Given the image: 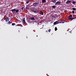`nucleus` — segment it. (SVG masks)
<instances>
[{"label":"nucleus","mask_w":76,"mask_h":76,"mask_svg":"<svg viewBox=\"0 0 76 76\" xmlns=\"http://www.w3.org/2000/svg\"><path fill=\"white\" fill-rule=\"evenodd\" d=\"M30 10H31V11H32L33 12H34V13H39V12H38V10L36 9L35 8H30Z\"/></svg>","instance_id":"1"},{"label":"nucleus","mask_w":76,"mask_h":76,"mask_svg":"<svg viewBox=\"0 0 76 76\" xmlns=\"http://www.w3.org/2000/svg\"><path fill=\"white\" fill-rule=\"evenodd\" d=\"M11 11L13 13H18L19 10V9L16 10V9H13Z\"/></svg>","instance_id":"2"},{"label":"nucleus","mask_w":76,"mask_h":76,"mask_svg":"<svg viewBox=\"0 0 76 76\" xmlns=\"http://www.w3.org/2000/svg\"><path fill=\"white\" fill-rule=\"evenodd\" d=\"M70 3H72V1H71L67 0L66 2V4H70Z\"/></svg>","instance_id":"3"},{"label":"nucleus","mask_w":76,"mask_h":76,"mask_svg":"<svg viewBox=\"0 0 76 76\" xmlns=\"http://www.w3.org/2000/svg\"><path fill=\"white\" fill-rule=\"evenodd\" d=\"M61 2L60 1H58L55 3V4L56 6H57V5H60L61 4Z\"/></svg>","instance_id":"4"},{"label":"nucleus","mask_w":76,"mask_h":76,"mask_svg":"<svg viewBox=\"0 0 76 76\" xmlns=\"http://www.w3.org/2000/svg\"><path fill=\"white\" fill-rule=\"evenodd\" d=\"M59 23V20H58V21L55 22L53 23V25H57V24H58V23Z\"/></svg>","instance_id":"5"},{"label":"nucleus","mask_w":76,"mask_h":76,"mask_svg":"<svg viewBox=\"0 0 76 76\" xmlns=\"http://www.w3.org/2000/svg\"><path fill=\"white\" fill-rule=\"evenodd\" d=\"M38 5V4L37 2H35L33 3V6H37Z\"/></svg>","instance_id":"6"},{"label":"nucleus","mask_w":76,"mask_h":76,"mask_svg":"<svg viewBox=\"0 0 76 76\" xmlns=\"http://www.w3.org/2000/svg\"><path fill=\"white\" fill-rule=\"evenodd\" d=\"M72 15H69V17H68V19H69V20H71V19H72Z\"/></svg>","instance_id":"7"},{"label":"nucleus","mask_w":76,"mask_h":76,"mask_svg":"<svg viewBox=\"0 0 76 76\" xmlns=\"http://www.w3.org/2000/svg\"><path fill=\"white\" fill-rule=\"evenodd\" d=\"M5 21L6 22H9V18L8 17H6L5 18Z\"/></svg>","instance_id":"8"},{"label":"nucleus","mask_w":76,"mask_h":76,"mask_svg":"<svg viewBox=\"0 0 76 76\" xmlns=\"http://www.w3.org/2000/svg\"><path fill=\"white\" fill-rule=\"evenodd\" d=\"M39 14L40 15H44V13H43V12H42V11H41L40 12Z\"/></svg>","instance_id":"9"},{"label":"nucleus","mask_w":76,"mask_h":76,"mask_svg":"<svg viewBox=\"0 0 76 76\" xmlns=\"http://www.w3.org/2000/svg\"><path fill=\"white\" fill-rule=\"evenodd\" d=\"M51 2L54 3H56V0H52Z\"/></svg>","instance_id":"10"},{"label":"nucleus","mask_w":76,"mask_h":76,"mask_svg":"<svg viewBox=\"0 0 76 76\" xmlns=\"http://www.w3.org/2000/svg\"><path fill=\"white\" fill-rule=\"evenodd\" d=\"M46 2V0H42V3H45Z\"/></svg>","instance_id":"11"},{"label":"nucleus","mask_w":76,"mask_h":76,"mask_svg":"<svg viewBox=\"0 0 76 76\" xmlns=\"http://www.w3.org/2000/svg\"><path fill=\"white\" fill-rule=\"evenodd\" d=\"M26 9H27V10H29V5H27L26 7Z\"/></svg>","instance_id":"12"},{"label":"nucleus","mask_w":76,"mask_h":76,"mask_svg":"<svg viewBox=\"0 0 76 76\" xmlns=\"http://www.w3.org/2000/svg\"><path fill=\"white\" fill-rule=\"evenodd\" d=\"M27 22H28V23H31L32 22L31 21L30 19H29L28 20H27Z\"/></svg>","instance_id":"13"},{"label":"nucleus","mask_w":76,"mask_h":76,"mask_svg":"<svg viewBox=\"0 0 76 76\" xmlns=\"http://www.w3.org/2000/svg\"><path fill=\"white\" fill-rule=\"evenodd\" d=\"M23 23H26V22H25V18H24V19L23 21Z\"/></svg>","instance_id":"14"},{"label":"nucleus","mask_w":76,"mask_h":76,"mask_svg":"<svg viewBox=\"0 0 76 76\" xmlns=\"http://www.w3.org/2000/svg\"><path fill=\"white\" fill-rule=\"evenodd\" d=\"M31 20H35V18H30Z\"/></svg>","instance_id":"15"},{"label":"nucleus","mask_w":76,"mask_h":76,"mask_svg":"<svg viewBox=\"0 0 76 76\" xmlns=\"http://www.w3.org/2000/svg\"><path fill=\"white\" fill-rule=\"evenodd\" d=\"M52 8H53V9H54L55 8H56V6L53 5L52 6Z\"/></svg>","instance_id":"16"},{"label":"nucleus","mask_w":76,"mask_h":76,"mask_svg":"<svg viewBox=\"0 0 76 76\" xmlns=\"http://www.w3.org/2000/svg\"><path fill=\"white\" fill-rule=\"evenodd\" d=\"M76 1H72V4H75V3H76Z\"/></svg>","instance_id":"17"},{"label":"nucleus","mask_w":76,"mask_h":76,"mask_svg":"<svg viewBox=\"0 0 76 76\" xmlns=\"http://www.w3.org/2000/svg\"><path fill=\"white\" fill-rule=\"evenodd\" d=\"M30 0H27L26 1V3H28L29 2Z\"/></svg>","instance_id":"18"},{"label":"nucleus","mask_w":76,"mask_h":76,"mask_svg":"<svg viewBox=\"0 0 76 76\" xmlns=\"http://www.w3.org/2000/svg\"><path fill=\"white\" fill-rule=\"evenodd\" d=\"M72 10H74V11H75V10H76V9L75 8H72Z\"/></svg>","instance_id":"19"},{"label":"nucleus","mask_w":76,"mask_h":76,"mask_svg":"<svg viewBox=\"0 0 76 76\" xmlns=\"http://www.w3.org/2000/svg\"><path fill=\"white\" fill-rule=\"evenodd\" d=\"M76 19V18H71V20H73V19Z\"/></svg>","instance_id":"20"},{"label":"nucleus","mask_w":76,"mask_h":76,"mask_svg":"<svg viewBox=\"0 0 76 76\" xmlns=\"http://www.w3.org/2000/svg\"><path fill=\"white\" fill-rule=\"evenodd\" d=\"M15 25H16V24H15V23H12V26H15Z\"/></svg>","instance_id":"21"},{"label":"nucleus","mask_w":76,"mask_h":76,"mask_svg":"<svg viewBox=\"0 0 76 76\" xmlns=\"http://www.w3.org/2000/svg\"><path fill=\"white\" fill-rule=\"evenodd\" d=\"M51 29H49V30H48V31L49 32H50V31H51Z\"/></svg>","instance_id":"22"},{"label":"nucleus","mask_w":76,"mask_h":76,"mask_svg":"<svg viewBox=\"0 0 76 76\" xmlns=\"http://www.w3.org/2000/svg\"><path fill=\"white\" fill-rule=\"evenodd\" d=\"M7 23H8V24H9V25H10V23H11V22H10V21H9V22H8Z\"/></svg>","instance_id":"23"},{"label":"nucleus","mask_w":76,"mask_h":76,"mask_svg":"<svg viewBox=\"0 0 76 76\" xmlns=\"http://www.w3.org/2000/svg\"><path fill=\"white\" fill-rule=\"evenodd\" d=\"M55 31H57V28L56 27H55Z\"/></svg>","instance_id":"24"},{"label":"nucleus","mask_w":76,"mask_h":76,"mask_svg":"<svg viewBox=\"0 0 76 76\" xmlns=\"http://www.w3.org/2000/svg\"><path fill=\"white\" fill-rule=\"evenodd\" d=\"M61 23H64V21H62L61 22Z\"/></svg>","instance_id":"25"},{"label":"nucleus","mask_w":76,"mask_h":76,"mask_svg":"<svg viewBox=\"0 0 76 76\" xmlns=\"http://www.w3.org/2000/svg\"><path fill=\"white\" fill-rule=\"evenodd\" d=\"M23 9H24V7H22L21 8L22 10H23Z\"/></svg>","instance_id":"26"},{"label":"nucleus","mask_w":76,"mask_h":76,"mask_svg":"<svg viewBox=\"0 0 76 76\" xmlns=\"http://www.w3.org/2000/svg\"><path fill=\"white\" fill-rule=\"evenodd\" d=\"M72 13H75V11H72Z\"/></svg>","instance_id":"27"},{"label":"nucleus","mask_w":76,"mask_h":76,"mask_svg":"<svg viewBox=\"0 0 76 76\" xmlns=\"http://www.w3.org/2000/svg\"><path fill=\"white\" fill-rule=\"evenodd\" d=\"M41 2H40L38 4H39V5H41Z\"/></svg>","instance_id":"28"},{"label":"nucleus","mask_w":76,"mask_h":76,"mask_svg":"<svg viewBox=\"0 0 76 76\" xmlns=\"http://www.w3.org/2000/svg\"><path fill=\"white\" fill-rule=\"evenodd\" d=\"M46 32H48V31H47V30H46Z\"/></svg>","instance_id":"29"},{"label":"nucleus","mask_w":76,"mask_h":76,"mask_svg":"<svg viewBox=\"0 0 76 76\" xmlns=\"http://www.w3.org/2000/svg\"><path fill=\"white\" fill-rule=\"evenodd\" d=\"M20 26H21V27H22V25H20Z\"/></svg>","instance_id":"30"},{"label":"nucleus","mask_w":76,"mask_h":76,"mask_svg":"<svg viewBox=\"0 0 76 76\" xmlns=\"http://www.w3.org/2000/svg\"><path fill=\"white\" fill-rule=\"evenodd\" d=\"M35 23H38V22H37V21H35Z\"/></svg>","instance_id":"31"},{"label":"nucleus","mask_w":76,"mask_h":76,"mask_svg":"<svg viewBox=\"0 0 76 76\" xmlns=\"http://www.w3.org/2000/svg\"><path fill=\"white\" fill-rule=\"evenodd\" d=\"M43 26H44V25H43Z\"/></svg>","instance_id":"32"},{"label":"nucleus","mask_w":76,"mask_h":76,"mask_svg":"<svg viewBox=\"0 0 76 76\" xmlns=\"http://www.w3.org/2000/svg\"><path fill=\"white\" fill-rule=\"evenodd\" d=\"M37 37H38V35H37Z\"/></svg>","instance_id":"33"},{"label":"nucleus","mask_w":76,"mask_h":76,"mask_svg":"<svg viewBox=\"0 0 76 76\" xmlns=\"http://www.w3.org/2000/svg\"><path fill=\"white\" fill-rule=\"evenodd\" d=\"M39 9V8H38V9Z\"/></svg>","instance_id":"34"},{"label":"nucleus","mask_w":76,"mask_h":76,"mask_svg":"<svg viewBox=\"0 0 76 76\" xmlns=\"http://www.w3.org/2000/svg\"><path fill=\"white\" fill-rule=\"evenodd\" d=\"M11 23H12L11 22Z\"/></svg>","instance_id":"35"},{"label":"nucleus","mask_w":76,"mask_h":76,"mask_svg":"<svg viewBox=\"0 0 76 76\" xmlns=\"http://www.w3.org/2000/svg\"><path fill=\"white\" fill-rule=\"evenodd\" d=\"M25 9V8H24V9Z\"/></svg>","instance_id":"36"},{"label":"nucleus","mask_w":76,"mask_h":76,"mask_svg":"<svg viewBox=\"0 0 76 76\" xmlns=\"http://www.w3.org/2000/svg\"><path fill=\"white\" fill-rule=\"evenodd\" d=\"M40 29H41V28H40Z\"/></svg>","instance_id":"37"}]
</instances>
